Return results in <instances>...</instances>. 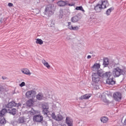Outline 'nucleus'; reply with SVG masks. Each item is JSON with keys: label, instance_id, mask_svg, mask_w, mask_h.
<instances>
[{"label": "nucleus", "instance_id": "obj_8", "mask_svg": "<svg viewBox=\"0 0 126 126\" xmlns=\"http://www.w3.org/2000/svg\"><path fill=\"white\" fill-rule=\"evenodd\" d=\"M79 20H80V16L79 14L76 15L71 19V22H73V23L78 22Z\"/></svg>", "mask_w": 126, "mask_h": 126}, {"label": "nucleus", "instance_id": "obj_15", "mask_svg": "<svg viewBox=\"0 0 126 126\" xmlns=\"http://www.w3.org/2000/svg\"><path fill=\"white\" fill-rule=\"evenodd\" d=\"M92 81L94 83H98L100 81V78L97 76H92Z\"/></svg>", "mask_w": 126, "mask_h": 126}, {"label": "nucleus", "instance_id": "obj_2", "mask_svg": "<svg viewBox=\"0 0 126 126\" xmlns=\"http://www.w3.org/2000/svg\"><path fill=\"white\" fill-rule=\"evenodd\" d=\"M112 74L114 77H119L121 75H126V72L124 69L118 66L113 69Z\"/></svg>", "mask_w": 126, "mask_h": 126}, {"label": "nucleus", "instance_id": "obj_6", "mask_svg": "<svg viewBox=\"0 0 126 126\" xmlns=\"http://www.w3.org/2000/svg\"><path fill=\"white\" fill-rule=\"evenodd\" d=\"M99 3L101 5V6L103 7V9H105L108 7L109 5V2H108V0H101L99 1Z\"/></svg>", "mask_w": 126, "mask_h": 126}, {"label": "nucleus", "instance_id": "obj_40", "mask_svg": "<svg viewBox=\"0 0 126 126\" xmlns=\"http://www.w3.org/2000/svg\"><path fill=\"white\" fill-rule=\"evenodd\" d=\"M20 87H23V86H25V82H22L21 84H20Z\"/></svg>", "mask_w": 126, "mask_h": 126}, {"label": "nucleus", "instance_id": "obj_9", "mask_svg": "<svg viewBox=\"0 0 126 126\" xmlns=\"http://www.w3.org/2000/svg\"><path fill=\"white\" fill-rule=\"evenodd\" d=\"M101 65L100 63H95L93 66L91 67L92 70L93 71H95V70H98L100 69Z\"/></svg>", "mask_w": 126, "mask_h": 126}, {"label": "nucleus", "instance_id": "obj_47", "mask_svg": "<svg viewBox=\"0 0 126 126\" xmlns=\"http://www.w3.org/2000/svg\"><path fill=\"white\" fill-rule=\"evenodd\" d=\"M87 59H88V60H89V59H91V56L88 55L87 57Z\"/></svg>", "mask_w": 126, "mask_h": 126}, {"label": "nucleus", "instance_id": "obj_34", "mask_svg": "<svg viewBox=\"0 0 126 126\" xmlns=\"http://www.w3.org/2000/svg\"><path fill=\"white\" fill-rule=\"evenodd\" d=\"M49 27H55V22L52 21L51 22V24L49 25Z\"/></svg>", "mask_w": 126, "mask_h": 126}, {"label": "nucleus", "instance_id": "obj_35", "mask_svg": "<svg viewBox=\"0 0 126 126\" xmlns=\"http://www.w3.org/2000/svg\"><path fill=\"white\" fill-rule=\"evenodd\" d=\"M35 114H36V112H35V110L32 109L31 111V115H32V116H33Z\"/></svg>", "mask_w": 126, "mask_h": 126}, {"label": "nucleus", "instance_id": "obj_39", "mask_svg": "<svg viewBox=\"0 0 126 126\" xmlns=\"http://www.w3.org/2000/svg\"><path fill=\"white\" fill-rule=\"evenodd\" d=\"M66 5H68L69 6H74L75 4L74 3H67Z\"/></svg>", "mask_w": 126, "mask_h": 126}, {"label": "nucleus", "instance_id": "obj_30", "mask_svg": "<svg viewBox=\"0 0 126 126\" xmlns=\"http://www.w3.org/2000/svg\"><path fill=\"white\" fill-rule=\"evenodd\" d=\"M36 44H39V45H43V40L40 38H37L36 39Z\"/></svg>", "mask_w": 126, "mask_h": 126}, {"label": "nucleus", "instance_id": "obj_11", "mask_svg": "<svg viewBox=\"0 0 126 126\" xmlns=\"http://www.w3.org/2000/svg\"><path fill=\"white\" fill-rule=\"evenodd\" d=\"M65 123L67 126H72L73 121H72V119L70 118V117H67L65 119Z\"/></svg>", "mask_w": 126, "mask_h": 126}, {"label": "nucleus", "instance_id": "obj_41", "mask_svg": "<svg viewBox=\"0 0 126 126\" xmlns=\"http://www.w3.org/2000/svg\"><path fill=\"white\" fill-rule=\"evenodd\" d=\"M8 6H9V7H11L12 6H13V4L12 3H8Z\"/></svg>", "mask_w": 126, "mask_h": 126}, {"label": "nucleus", "instance_id": "obj_37", "mask_svg": "<svg viewBox=\"0 0 126 126\" xmlns=\"http://www.w3.org/2000/svg\"><path fill=\"white\" fill-rule=\"evenodd\" d=\"M4 91V88L2 86H0V92H2Z\"/></svg>", "mask_w": 126, "mask_h": 126}, {"label": "nucleus", "instance_id": "obj_13", "mask_svg": "<svg viewBox=\"0 0 126 126\" xmlns=\"http://www.w3.org/2000/svg\"><path fill=\"white\" fill-rule=\"evenodd\" d=\"M13 107H15V101H12L6 105V108L8 109L12 108Z\"/></svg>", "mask_w": 126, "mask_h": 126}, {"label": "nucleus", "instance_id": "obj_16", "mask_svg": "<svg viewBox=\"0 0 126 126\" xmlns=\"http://www.w3.org/2000/svg\"><path fill=\"white\" fill-rule=\"evenodd\" d=\"M57 4L59 6H65L67 4V3H66V1L61 0L57 2Z\"/></svg>", "mask_w": 126, "mask_h": 126}, {"label": "nucleus", "instance_id": "obj_42", "mask_svg": "<svg viewBox=\"0 0 126 126\" xmlns=\"http://www.w3.org/2000/svg\"><path fill=\"white\" fill-rule=\"evenodd\" d=\"M103 101L104 103H109V100H107V99H106V98L103 99Z\"/></svg>", "mask_w": 126, "mask_h": 126}, {"label": "nucleus", "instance_id": "obj_46", "mask_svg": "<svg viewBox=\"0 0 126 126\" xmlns=\"http://www.w3.org/2000/svg\"><path fill=\"white\" fill-rule=\"evenodd\" d=\"M36 10L38 11L37 12H36V14H39L40 13V10L37 9Z\"/></svg>", "mask_w": 126, "mask_h": 126}, {"label": "nucleus", "instance_id": "obj_23", "mask_svg": "<svg viewBox=\"0 0 126 126\" xmlns=\"http://www.w3.org/2000/svg\"><path fill=\"white\" fill-rule=\"evenodd\" d=\"M25 120L26 119L24 117H20L18 121L20 124H24V123H26Z\"/></svg>", "mask_w": 126, "mask_h": 126}, {"label": "nucleus", "instance_id": "obj_20", "mask_svg": "<svg viewBox=\"0 0 126 126\" xmlns=\"http://www.w3.org/2000/svg\"><path fill=\"white\" fill-rule=\"evenodd\" d=\"M100 121L101 123H103V124H106V123H107L108 121H109V118L105 116L102 117L100 118Z\"/></svg>", "mask_w": 126, "mask_h": 126}, {"label": "nucleus", "instance_id": "obj_29", "mask_svg": "<svg viewBox=\"0 0 126 126\" xmlns=\"http://www.w3.org/2000/svg\"><path fill=\"white\" fill-rule=\"evenodd\" d=\"M75 9L76 10H81L83 12H85V10H84L82 6H76Z\"/></svg>", "mask_w": 126, "mask_h": 126}, {"label": "nucleus", "instance_id": "obj_17", "mask_svg": "<svg viewBox=\"0 0 126 126\" xmlns=\"http://www.w3.org/2000/svg\"><path fill=\"white\" fill-rule=\"evenodd\" d=\"M114 9H115L114 7L109 8L106 11L105 14H106L107 16H110V15H111V12H112Z\"/></svg>", "mask_w": 126, "mask_h": 126}, {"label": "nucleus", "instance_id": "obj_18", "mask_svg": "<svg viewBox=\"0 0 126 126\" xmlns=\"http://www.w3.org/2000/svg\"><path fill=\"white\" fill-rule=\"evenodd\" d=\"M33 104H34V100L33 99H29L27 101V107H31L33 106Z\"/></svg>", "mask_w": 126, "mask_h": 126}, {"label": "nucleus", "instance_id": "obj_44", "mask_svg": "<svg viewBox=\"0 0 126 126\" xmlns=\"http://www.w3.org/2000/svg\"><path fill=\"white\" fill-rule=\"evenodd\" d=\"M63 15H59V18L60 19H62V18H63Z\"/></svg>", "mask_w": 126, "mask_h": 126}, {"label": "nucleus", "instance_id": "obj_28", "mask_svg": "<svg viewBox=\"0 0 126 126\" xmlns=\"http://www.w3.org/2000/svg\"><path fill=\"white\" fill-rule=\"evenodd\" d=\"M0 125H5V124H6V121H5L4 117L0 118Z\"/></svg>", "mask_w": 126, "mask_h": 126}, {"label": "nucleus", "instance_id": "obj_24", "mask_svg": "<svg viewBox=\"0 0 126 126\" xmlns=\"http://www.w3.org/2000/svg\"><path fill=\"white\" fill-rule=\"evenodd\" d=\"M63 117L62 116L61 114L57 115V118H56V121L58 122H61V121H63Z\"/></svg>", "mask_w": 126, "mask_h": 126}, {"label": "nucleus", "instance_id": "obj_5", "mask_svg": "<svg viewBox=\"0 0 126 126\" xmlns=\"http://www.w3.org/2000/svg\"><path fill=\"white\" fill-rule=\"evenodd\" d=\"M113 98L115 101H121L122 100V93L119 92H115L113 94Z\"/></svg>", "mask_w": 126, "mask_h": 126}, {"label": "nucleus", "instance_id": "obj_3", "mask_svg": "<svg viewBox=\"0 0 126 126\" xmlns=\"http://www.w3.org/2000/svg\"><path fill=\"white\" fill-rule=\"evenodd\" d=\"M33 122H36V123H40L43 126H47V122L44 121V117L41 114L35 115L33 117Z\"/></svg>", "mask_w": 126, "mask_h": 126}, {"label": "nucleus", "instance_id": "obj_45", "mask_svg": "<svg viewBox=\"0 0 126 126\" xmlns=\"http://www.w3.org/2000/svg\"><path fill=\"white\" fill-rule=\"evenodd\" d=\"M68 27H69V26H72V25H71V22H68Z\"/></svg>", "mask_w": 126, "mask_h": 126}, {"label": "nucleus", "instance_id": "obj_43", "mask_svg": "<svg viewBox=\"0 0 126 126\" xmlns=\"http://www.w3.org/2000/svg\"><path fill=\"white\" fill-rule=\"evenodd\" d=\"M83 99H85L84 95L81 96L79 97V99L80 100H83Z\"/></svg>", "mask_w": 126, "mask_h": 126}, {"label": "nucleus", "instance_id": "obj_4", "mask_svg": "<svg viewBox=\"0 0 126 126\" xmlns=\"http://www.w3.org/2000/svg\"><path fill=\"white\" fill-rule=\"evenodd\" d=\"M55 11V8H54V5L52 4H49L47 5L45 8V12H48V16H51Z\"/></svg>", "mask_w": 126, "mask_h": 126}, {"label": "nucleus", "instance_id": "obj_31", "mask_svg": "<svg viewBox=\"0 0 126 126\" xmlns=\"http://www.w3.org/2000/svg\"><path fill=\"white\" fill-rule=\"evenodd\" d=\"M42 114L45 115H47L49 114V109H42Z\"/></svg>", "mask_w": 126, "mask_h": 126}, {"label": "nucleus", "instance_id": "obj_19", "mask_svg": "<svg viewBox=\"0 0 126 126\" xmlns=\"http://www.w3.org/2000/svg\"><path fill=\"white\" fill-rule=\"evenodd\" d=\"M5 113H7V109L5 108L2 109L0 111V117H3L5 115Z\"/></svg>", "mask_w": 126, "mask_h": 126}, {"label": "nucleus", "instance_id": "obj_7", "mask_svg": "<svg viewBox=\"0 0 126 126\" xmlns=\"http://www.w3.org/2000/svg\"><path fill=\"white\" fill-rule=\"evenodd\" d=\"M94 9L95 10V11H96V12H101V10L104 9L99 1L98 3L96 4V5L94 6Z\"/></svg>", "mask_w": 126, "mask_h": 126}, {"label": "nucleus", "instance_id": "obj_22", "mask_svg": "<svg viewBox=\"0 0 126 126\" xmlns=\"http://www.w3.org/2000/svg\"><path fill=\"white\" fill-rule=\"evenodd\" d=\"M68 29H69L70 30L74 31H77L78 30H79V28L77 26H76L75 27L71 26L68 27Z\"/></svg>", "mask_w": 126, "mask_h": 126}, {"label": "nucleus", "instance_id": "obj_12", "mask_svg": "<svg viewBox=\"0 0 126 126\" xmlns=\"http://www.w3.org/2000/svg\"><path fill=\"white\" fill-rule=\"evenodd\" d=\"M7 113H8V114L14 116V115L16 114V109L12 108H8V109L7 110Z\"/></svg>", "mask_w": 126, "mask_h": 126}, {"label": "nucleus", "instance_id": "obj_1", "mask_svg": "<svg viewBox=\"0 0 126 126\" xmlns=\"http://www.w3.org/2000/svg\"><path fill=\"white\" fill-rule=\"evenodd\" d=\"M99 76L101 78H107L106 79V84L109 85H114L116 84V81H114V78L112 77V72L110 71L106 72L104 71L102 69H100L97 70L96 73H93L92 76Z\"/></svg>", "mask_w": 126, "mask_h": 126}, {"label": "nucleus", "instance_id": "obj_50", "mask_svg": "<svg viewBox=\"0 0 126 126\" xmlns=\"http://www.w3.org/2000/svg\"><path fill=\"white\" fill-rule=\"evenodd\" d=\"M53 0V1H54V0Z\"/></svg>", "mask_w": 126, "mask_h": 126}, {"label": "nucleus", "instance_id": "obj_32", "mask_svg": "<svg viewBox=\"0 0 126 126\" xmlns=\"http://www.w3.org/2000/svg\"><path fill=\"white\" fill-rule=\"evenodd\" d=\"M85 99H89L90 97H91V96H92V94H86L85 95H84Z\"/></svg>", "mask_w": 126, "mask_h": 126}, {"label": "nucleus", "instance_id": "obj_38", "mask_svg": "<svg viewBox=\"0 0 126 126\" xmlns=\"http://www.w3.org/2000/svg\"><path fill=\"white\" fill-rule=\"evenodd\" d=\"M41 108L42 109H49V106H46V105L44 104L43 105H42V106H41Z\"/></svg>", "mask_w": 126, "mask_h": 126}, {"label": "nucleus", "instance_id": "obj_10", "mask_svg": "<svg viewBox=\"0 0 126 126\" xmlns=\"http://www.w3.org/2000/svg\"><path fill=\"white\" fill-rule=\"evenodd\" d=\"M35 94H36V91L33 90L29 91L26 93V95L27 98H30L32 97V94L35 95Z\"/></svg>", "mask_w": 126, "mask_h": 126}, {"label": "nucleus", "instance_id": "obj_49", "mask_svg": "<svg viewBox=\"0 0 126 126\" xmlns=\"http://www.w3.org/2000/svg\"><path fill=\"white\" fill-rule=\"evenodd\" d=\"M0 21L1 23L2 20H0Z\"/></svg>", "mask_w": 126, "mask_h": 126}, {"label": "nucleus", "instance_id": "obj_33", "mask_svg": "<svg viewBox=\"0 0 126 126\" xmlns=\"http://www.w3.org/2000/svg\"><path fill=\"white\" fill-rule=\"evenodd\" d=\"M51 116L53 120H55L56 121H57V116H56V114H55V113H52L51 114Z\"/></svg>", "mask_w": 126, "mask_h": 126}, {"label": "nucleus", "instance_id": "obj_27", "mask_svg": "<svg viewBox=\"0 0 126 126\" xmlns=\"http://www.w3.org/2000/svg\"><path fill=\"white\" fill-rule=\"evenodd\" d=\"M42 63L46 66L47 68H50L51 67V66H50V64H49V63L48 62H46L45 60L42 61Z\"/></svg>", "mask_w": 126, "mask_h": 126}, {"label": "nucleus", "instance_id": "obj_26", "mask_svg": "<svg viewBox=\"0 0 126 126\" xmlns=\"http://www.w3.org/2000/svg\"><path fill=\"white\" fill-rule=\"evenodd\" d=\"M36 99L37 100H43L44 99L43 95L41 94V93H39L37 95H36Z\"/></svg>", "mask_w": 126, "mask_h": 126}, {"label": "nucleus", "instance_id": "obj_36", "mask_svg": "<svg viewBox=\"0 0 126 126\" xmlns=\"http://www.w3.org/2000/svg\"><path fill=\"white\" fill-rule=\"evenodd\" d=\"M20 106H21V103H16L15 102V107H20Z\"/></svg>", "mask_w": 126, "mask_h": 126}, {"label": "nucleus", "instance_id": "obj_48", "mask_svg": "<svg viewBox=\"0 0 126 126\" xmlns=\"http://www.w3.org/2000/svg\"><path fill=\"white\" fill-rule=\"evenodd\" d=\"M2 78L3 79V80H5V79H6V78H7L6 77H2Z\"/></svg>", "mask_w": 126, "mask_h": 126}, {"label": "nucleus", "instance_id": "obj_25", "mask_svg": "<svg viewBox=\"0 0 126 126\" xmlns=\"http://www.w3.org/2000/svg\"><path fill=\"white\" fill-rule=\"evenodd\" d=\"M118 64H119V63H116L113 62L112 63H109L108 65L111 66V68L114 67V68H116V67H118Z\"/></svg>", "mask_w": 126, "mask_h": 126}, {"label": "nucleus", "instance_id": "obj_14", "mask_svg": "<svg viewBox=\"0 0 126 126\" xmlns=\"http://www.w3.org/2000/svg\"><path fill=\"white\" fill-rule=\"evenodd\" d=\"M110 63H109V59L107 58H104L103 59V65L104 67H107L109 65Z\"/></svg>", "mask_w": 126, "mask_h": 126}, {"label": "nucleus", "instance_id": "obj_21", "mask_svg": "<svg viewBox=\"0 0 126 126\" xmlns=\"http://www.w3.org/2000/svg\"><path fill=\"white\" fill-rule=\"evenodd\" d=\"M22 72L24 73V74H27V75H30L31 74L30 71L28 68L23 69L22 70Z\"/></svg>", "mask_w": 126, "mask_h": 126}]
</instances>
